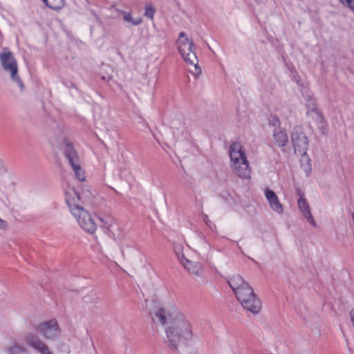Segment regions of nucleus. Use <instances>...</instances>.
Listing matches in <instances>:
<instances>
[{"instance_id": "1", "label": "nucleus", "mask_w": 354, "mask_h": 354, "mask_svg": "<svg viewBox=\"0 0 354 354\" xmlns=\"http://www.w3.org/2000/svg\"><path fill=\"white\" fill-rule=\"evenodd\" d=\"M66 203L80 226L86 232L94 234L97 224L91 214L84 208L86 197L73 187H68L65 191Z\"/></svg>"}, {"instance_id": "2", "label": "nucleus", "mask_w": 354, "mask_h": 354, "mask_svg": "<svg viewBox=\"0 0 354 354\" xmlns=\"http://www.w3.org/2000/svg\"><path fill=\"white\" fill-rule=\"evenodd\" d=\"M165 342L167 347L176 351L180 343L192 339V328L189 320L180 312H174V316L165 328Z\"/></svg>"}, {"instance_id": "3", "label": "nucleus", "mask_w": 354, "mask_h": 354, "mask_svg": "<svg viewBox=\"0 0 354 354\" xmlns=\"http://www.w3.org/2000/svg\"><path fill=\"white\" fill-rule=\"evenodd\" d=\"M231 168L242 179L250 178L251 169L243 147L241 143L234 142L229 148Z\"/></svg>"}, {"instance_id": "4", "label": "nucleus", "mask_w": 354, "mask_h": 354, "mask_svg": "<svg viewBox=\"0 0 354 354\" xmlns=\"http://www.w3.org/2000/svg\"><path fill=\"white\" fill-rule=\"evenodd\" d=\"M178 48L180 54L183 59L188 64L194 65L196 70L201 72V69L198 68V59L195 53L194 44L189 41L187 37L185 32H181L176 41Z\"/></svg>"}, {"instance_id": "5", "label": "nucleus", "mask_w": 354, "mask_h": 354, "mask_svg": "<svg viewBox=\"0 0 354 354\" xmlns=\"http://www.w3.org/2000/svg\"><path fill=\"white\" fill-rule=\"evenodd\" d=\"M0 62L3 70L10 73L12 82H15L21 90H23L24 85L17 74L18 66L17 60L13 53L8 48H4L3 52L0 53Z\"/></svg>"}, {"instance_id": "6", "label": "nucleus", "mask_w": 354, "mask_h": 354, "mask_svg": "<svg viewBox=\"0 0 354 354\" xmlns=\"http://www.w3.org/2000/svg\"><path fill=\"white\" fill-rule=\"evenodd\" d=\"M228 284L240 303L244 302L248 298L255 295L253 288L239 275L231 277L228 281Z\"/></svg>"}, {"instance_id": "7", "label": "nucleus", "mask_w": 354, "mask_h": 354, "mask_svg": "<svg viewBox=\"0 0 354 354\" xmlns=\"http://www.w3.org/2000/svg\"><path fill=\"white\" fill-rule=\"evenodd\" d=\"M35 331L48 341H55L62 335V329L56 319H51L35 326Z\"/></svg>"}, {"instance_id": "8", "label": "nucleus", "mask_w": 354, "mask_h": 354, "mask_svg": "<svg viewBox=\"0 0 354 354\" xmlns=\"http://www.w3.org/2000/svg\"><path fill=\"white\" fill-rule=\"evenodd\" d=\"M24 341L39 354H53L48 345L33 333H26L23 336Z\"/></svg>"}, {"instance_id": "9", "label": "nucleus", "mask_w": 354, "mask_h": 354, "mask_svg": "<svg viewBox=\"0 0 354 354\" xmlns=\"http://www.w3.org/2000/svg\"><path fill=\"white\" fill-rule=\"evenodd\" d=\"M291 141L295 153H298L303 156L307 155L308 142L307 137L303 132L299 131V129H295L291 133Z\"/></svg>"}, {"instance_id": "10", "label": "nucleus", "mask_w": 354, "mask_h": 354, "mask_svg": "<svg viewBox=\"0 0 354 354\" xmlns=\"http://www.w3.org/2000/svg\"><path fill=\"white\" fill-rule=\"evenodd\" d=\"M100 221L104 223V227L107 228L109 234L113 236V238L119 242H121L124 238V234L122 230L114 223V221L112 218H99Z\"/></svg>"}, {"instance_id": "11", "label": "nucleus", "mask_w": 354, "mask_h": 354, "mask_svg": "<svg viewBox=\"0 0 354 354\" xmlns=\"http://www.w3.org/2000/svg\"><path fill=\"white\" fill-rule=\"evenodd\" d=\"M100 221L104 223V227L107 228L109 234L113 236V238L119 242H121L124 238V234L122 230L114 223V221L112 218H99Z\"/></svg>"}, {"instance_id": "12", "label": "nucleus", "mask_w": 354, "mask_h": 354, "mask_svg": "<svg viewBox=\"0 0 354 354\" xmlns=\"http://www.w3.org/2000/svg\"><path fill=\"white\" fill-rule=\"evenodd\" d=\"M100 221L104 223V227L107 228L109 234L113 236V238L119 242H121L124 238V234L122 230L114 223V221L112 218H99Z\"/></svg>"}, {"instance_id": "13", "label": "nucleus", "mask_w": 354, "mask_h": 354, "mask_svg": "<svg viewBox=\"0 0 354 354\" xmlns=\"http://www.w3.org/2000/svg\"><path fill=\"white\" fill-rule=\"evenodd\" d=\"M174 312L178 311L174 310L172 312H169L163 308H160L152 315V319L154 322H158L161 325L167 324L168 326V322H171L174 316Z\"/></svg>"}, {"instance_id": "14", "label": "nucleus", "mask_w": 354, "mask_h": 354, "mask_svg": "<svg viewBox=\"0 0 354 354\" xmlns=\"http://www.w3.org/2000/svg\"><path fill=\"white\" fill-rule=\"evenodd\" d=\"M240 304L244 309L254 315L259 314L261 309V301L256 295Z\"/></svg>"}, {"instance_id": "15", "label": "nucleus", "mask_w": 354, "mask_h": 354, "mask_svg": "<svg viewBox=\"0 0 354 354\" xmlns=\"http://www.w3.org/2000/svg\"><path fill=\"white\" fill-rule=\"evenodd\" d=\"M180 263L192 275L198 277L203 272V266L198 261H192L187 258Z\"/></svg>"}, {"instance_id": "16", "label": "nucleus", "mask_w": 354, "mask_h": 354, "mask_svg": "<svg viewBox=\"0 0 354 354\" xmlns=\"http://www.w3.org/2000/svg\"><path fill=\"white\" fill-rule=\"evenodd\" d=\"M265 195L270 204V207H271V209L277 213H283V206L279 202V200L277 194L272 190L266 188L265 189Z\"/></svg>"}, {"instance_id": "17", "label": "nucleus", "mask_w": 354, "mask_h": 354, "mask_svg": "<svg viewBox=\"0 0 354 354\" xmlns=\"http://www.w3.org/2000/svg\"><path fill=\"white\" fill-rule=\"evenodd\" d=\"M298 206L302 213L303 216L307 219V221L314 227L317 226L316 222L315 221L312 214L310 210V206L305 198L300 196L298 200Z\"/></svg>"}, {"instance_id": "18", "label": "nucleus", "mask_w": 354, "mask_h": 354, "mask_svg": "<svg viewBox=\"0 0 354 354\" xmlns=\"http://www.w3.org/2000/svg\"><path fill=\"white\" fill-rule=\"evenodd\" d=\"M306 106L308 108L307 111L308 115L310 116L317 123H322L324 122V116L320 111L317 108L315 100L310 98Z\"/></svg>"}, {"instance_id": "19", "label": "nucleus", "mask_w": 354, "mask_h": 354, "mask_svg": "<svg viewBox=\"0 0 354 354\" xmlns=\"http://www.w3.org/2000/svg\"><path fill=\"white\" fill-rule=\"evenodd\" d=\"M64 155L71 166L80 162L78 154L70 143H67L64 147Z\"/></svg>"}, {"instance_id": "20", "label": "nucleus", "mask_w": 354, "mask_h": 354, "mask_svg": "<svg viewBox=\"0 0 354 354\" xmlns=\"http://www.w3.org/2000/svg\"><path fill=\"white\" fill-rule=\"evenodd\" d=\"M273 140L279 147H285L288 142L287 133L280 128L275 129L273 131Z\"/></svg>"}, {"instance_id": "21", "label": "nucleus", "mask_w": 354, "mask_h": 354, "mask_svg": "<svg viewBox=\"0 0 354 354\" xmlns=\"http://www.w3.org/2000/svg\"><path fill=\"white\" fill-rule=\"evenodd\" d=\"M8 354H28V350L18 342H12L7 348Z\"/></svg>"}, {"instance_id": "22", "label": "nucleus", "mask_w": 354, "mask_h": 354, "mask_svg": "<svg viewBox=\"0 0 354 354\" xmlns=\"http://www.w3.org/2000/svg\"><path fill=\"white\" fill-rule=\"evenodd\" d=\"M120 12L123 15L124 21L132 24L133 26H138L142 22V19L141 17L133 19L130 12H126L125 11H121Z\"/></svg>"}, {"instance_id": "23", "label": "nucleus", "mask_w": 354, "mask_h": 354, "mask_svg": "<svg viewBox=\"0 0 354 354\" xmlns=\"http://www.w3.org/2000/svg\"><path fill=\"white\" fill-rule=\"evenodd\" d=\"M45 4L53 10H60L64 6V0H43Z\"/></svg>"}, {"instance_id": "24", "label": "nucleus", "mask_w": 354, "mask_h": 354, "mask_svg": "<svg viewBox=\"0 0 354 354\" xmlns=\"http://www.w3.org/2000/svg\"><path fill=\"white\" fill-rule=\"evenodd\" d=\"M74 172H75V176L76 178L80 180V181H83L85 180V174H84V170L82 169V167H80V162L76 164V165H74L73 166H71Z\"/></svg>"}, {"instance_id": "25", "label": "nucleus", "mask_w": 354, "mask_h": 354, "mask_svg": "<svg viewBox=\"0 0 354 354\" xmlns=\"http://www.w3.org/2000/svg\"><path fill=\"white\" fill-rule=\"evenodd\" d=\"M174 250L178 259L180 263L187 259L183 253V246L181 244H175L174 245Z\"/></svg>"}, {"instance_id": "26", "label": "nucleus", "mask_w": 354, "mask_h": 354, "mask_svg": "<svg viewBox=\"0 0 354 354\" xmlns=\"http://www.w3.org/2000/svg\"><path fill=\"white\" fill-rule=\"evenodd\" d=\"M156 12V9L151 3H147L145 6V16L151 19H153V15Z\"/></svg>"}, {"instance_id": "27", "label": "nucleus", "mask_w": 354, "mask_h": 354, "mask_svg": "<svg viewBox=\"0 0 354 354\" xmlns=\"http://www.w3.org/2000/svg\"><path fill=\"white\" fill-rule=\"evenodd\" d=\"M344 6H347L354 12V0H339Z\"/></svg>"}, {"instance_id": "28", "label": "nucleus", "mask_w": 354, "mask_h": 354, "mask_svg": "<svg viewBox=\"0 0 354 354\" xmlns=\"http://www.w3.org/2000/svg\"><path fill=\"white\" fill-rule=\"evenodd\" d=\"M269 122H270V124L274 126V127L279 126L280 124V121H279V118L275 115L271 116Z\"/></svg>"}, {"instance_id": "29", "label": "nucleus", "mask_w": 354, "mask_h": 354, "mask_svg": "<svg viewBox=\"0 0 354 354\" xmlns=\"http://www.w3.org/2000/svg\"><path fill=\"white\" fill-rule=\"evenodd\" d=\"M0 165L2 166V167H1L2 171H8L6 167L4 165L3 160L1 158H0Z\"/></svg>"}, {"instance_id": "30", "label": "nucleus", "mask_w": 354, "mask_h": 354, "mask_svg": "<svg viewBox=\"0 0 354 354\" xmlns=\"http://www.w3.org/2000/svg\"><path fill=\"white\" fill-rule=\"evenodd\" d=\"M6 227V221L0 218V228H5Z\"/></svg>"}, {"instance_id": "31", "label": "nucleus", "mask_w": 354, "mask_h": 354, "mask_svg": "<svg viewBox=\"0 0 354 354\" xmlns=\"http://www.w3.org/2000/svg\"><path fill=\"white\" fill-rule=\"evenodd\" d=\"M350 316H351V322H353V324L354 325V309L351 311Z\"/></svg>"}, {"instance_id": "32", "label": "nucleus", "mask_w": 354, "mask_h": 354, "mask_svg": "<svg viewBox=\"0 0 354 354\" xmlns=\"http://www.w3.org/2000/svg\"><path fill=\"white\" fill-rule=\"evenodd\" d=\"M1 167H2V166L0 165V174H6V173H7V172H8V171H1Z\"/></svg>"}, {"instance_id": "33", "label": "nucleus", "mask_w": 354, "mask_h": 354, "mask_svg": "<svg viewBox=\"0 0 354 354\" xmlns=\"http://www.w3.org/2000/svg\"><path fill=\"white\" fill-rule=\"evenodd\" d=\"M307 161H308V162H310V159H307Z\"/></svg>"}]
</instances>
